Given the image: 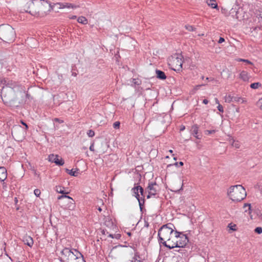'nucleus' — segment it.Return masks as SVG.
I'll return each mask as SVG.
<instances>
[{
  "instance_id": "nucleus-49",
  "label": "nucleus",
  "mask_w": 262,
  "mask_h": 262,
  "mask_svg": "<svg viewBox=\"0 0 262 262\" xmlns=\"http://www.w3.org/2000/svg\"><path fill=\"white\" fill-rule=\"evenodd\" d=\"M232 145L237 148L239 147V145L237 143H235L234 144H233Z\"/></svg>"
},
{
  "instance_id": "nucleus-14",
  "label": "nucleus",
  "mask_w": 262,
  "mask_h": 262,
  "mask_svg": "<svg viewBox=\"0 0 262 262\" xmlns=\"http://www.w3.org/2000/svg\"><path fill=\"white\" fill-rule=\"evenodd\" d=\"M55 5L59 6V8H60V9H63L64 8L75 9V8L79 7V6L73 5L72 4L68 3H57Z\"/></svg>"
},
{
  "instance_id": "nucleus-18",
  "label": "nucleus",
  "mask_w": 262,
  "mask_h": 262,
  "mask_svg": "<svg viewBox=\"0 0 262 262\" xmlns=\"http://www.w3.org/2000/svg\"><path fill=\"white\" fill-rule=\"evenodd\" d=\"M156 73L157 75V78L161 80H165L166 78V76L165 73L160 70H156Z\"/></svg>"
},
{
  "instance_id": "nucleus-17",
  "label": "nucleus",
  "mask_w": 262,
  "mask_h": 262,
  "mask_svg": "<svg viewBox=\"0 0 262 262\" xmlns=\"http://www.w3.org/2000/svg\"><path fill=\"white\" fill-rule=\"evenodd\" d=\"M7 177V170L4 167H0V181H4Z\"/></svg>"
},
{
  "instance_id": "nucleus-33",
  "label": "nucleus",
  "mask_w": 262,
  "mask_h": 262,
  "mask_svg": "<svg viewBox=\"0 0 262 262\" xmlns=\"http://www.w3.org/2000/svg\"><path fill=\"white\" fill-rule=\"evenodd\" d=\"M120 125V123L119 121H116L113 123V127L115 129H118L119 128Z\"/></svg>"
},
{
  "instance_id": "nucleus-20",
  "label": "nucleus",
  "mask_w": 262,
  "mask_h": 262,
  "mask_svg": "<svg viewBox=\"0 0 262 262\" xmlns=\"http://www.w3.org/2000/svg\"><path fill=\"white\" fill-rule=\"evenodd\" d=\"M233 101L237 102H240L241 103H244L246 102V100L242 97H238V96H233Z\"/></svg>"
},
{
  "instance_id": "nucleus-41",
  "label": "nucleus",
  "mask_w": 262,
  "mask_h": 262,
  "mask_svg": "<svg viewBox=\"0 0 262 262\" xmlns=\"http://www.w3.org/2000/svg\"><path fill=\"white\" fill-rule=\"evenodd\" d=\"M72 202H71V203H72V205L69 206V208H70V209L73 210L74 209L75 205H74V201L73 202L72 200Z\"/></svg>"
},
{
  "instance_id": "nucleus-2",
  "label": "nucleus",
  "mask_w": 262,
  "mask_h": 262,
  "mask_svg": "<svg viewBox=\"0 0 262 262\" xmlns=\"http://www.w3.org/2000/svg\"><path fill=\"white\" fill-rule=\"evenodd\" d=\"M228 195L234 202H240L244 200L246 195L245 189L241 185L231 186L228 191Z\"/></svg>"
},
{
  "instance_id": "nucleus-34",
  "label": "nucleus",
  "mask_w": 262,
  "mask_h": 262,
  "mask_svg": "<svg viewBox=\"0 0 262 262\" xmlns=\"http://www.w3.org/2000/svg\"><path fill=\"white\" fill-rule=\"evenodd\" d=\"M255 232L258 234H261L262 233V228L260 227H256L255 230Z\"/></svg>"
},
{
  "instance_id": "nucleus-58",
  "label": "nucleus",
  "mask_w": 262,
  "mask_h": 262,
  "mask_svg": "<svg viewBox=\"0 0 262 262\" xmlns=\"http://www.w3.org/2000/svg\"><path fill=\"white\" fill-rule=\"evenodd\" d=\"M98 210H99V212H101L102 211V209L100 207H99L98 208Z\"/></svg>"
},
{
  "instance_id": "nucleus-31",
  "label": "nucleus",
  "mask_w": 262,
  "mask_h": 262,
  "mask_svg": "<svg viewBox=\"0 0 262 262\" xmlns=\"http://www.w3.org/2000/svg\"><path fill=\"white\" fill-rule=\"evenodd\" d=\"M87 135L89 137H93L95 135V132L92 129H90L87 132Z\"/></svg>"
},
{
  "instance_id": "nucleus-1",
  "label": "nucleus",
  "mask_w": 262,
  "mask_h": 262,
  "mask_svg": "<svg viewBox=\"0 0 262 262\" xmlns=\"http://www.w3.org/2000/svg\"><path fill=\"white\" fill-rule=\"evenodd\" d=\"M52 9L50 3L46 0H32L28 2L23 10L36 17H43Z\"/></svg>"
},
{
  "instance_id": "nucleus-60",
  "label": "nucleus",
  "mask_w": 262,
  "mask_h": 262,
  "mask_svg": "<svg viewBox=\"0 0 262 262\" xmlns=\"http://www.w3.org/2000/svg\"><path fill=\"white\" fill-rule=\"evenodd\" d=\"M184 129H185V126H183V127L181 128V130H183Z\"/></svg>"
},
{
  "instance_id": "nucleus-23",
  "label": "nucleus",
  "mask_w": 262,
  "mask_h": 262,
  "mask_svg": "<svg viewBox=\"0 0 262 262\" xmlns=\"http://www.w3.org/2000/svg\"><path fill=\"white\" fill-rule=\"evenodd\" d=\"M76 253L77 254V256H78L79 257L76 259V261H75V262H85L83 256L81 253Z\"/></svg>"
},
{
  "instance_id": "nucleus-12",
  "label": "nucleus",
  "mask_w": 262,
  "mask_h": 262,
  "mask_svg": "<svg viewBox=\"0 0 262 262\" xmlns=\"http://www.w3.org/2000/svg\"><path fill=\"white\" fill-rule=\"evenodd\" d=\"M176 238H174V236L172 238H170L169 241L167 242H163L162 244L166 247L169 249H173L174 248H178V242H176Z\"/></svg>"
},
{
  "instance_id": "nucleus-3",
  "label": "nucleus",
  "mask_w": 262,
  "mask_h": 262,
  "mask_svg": "<svg viewBox=\"0 0 262 262\" xmlns=\"http://www.w3.org/2000/svg\"><path fill=\"white\" fill-rule=\"evenodd\" d=\"M173 228H174L173 224L169 223L163 225L158 231L159 242L162 244L163 242L169 241L170 238H172L174 236L175 231Z\"/></svg>"
},
{
  "instance_id": "nucleus-13",
  "label": "nucleus",
  "mask_w": 262,
  "mask_h": 262,
  "mask_svg": "<svg viewBox=\"0 0 262 262\" xmlns=\"http://www.w3.org/2000/svg\"><path fill=\"white\" fill-rule=\"evenodd\" d=\"M64 187H62L61 186H56V191L60 193L63 194V195H59L58 196L57 199L58 200H60L63 198H68L69 199H71L74 202V200L72 198H71L70 196L67 195L66 194L69 193V192H64L63 190Z\"/></svg>"
},
{
  "instance_id": "nucleus-27",
  "label": "nucleus",
  "mask_w": 262,
  "mask_h": 262,
  "mask_svg": "<svg viewBox=\"0 0 262 262\" xmlns=\"http://www.w3.org/2000/svg\"><path fill=\"white\" fill-rule=\"evenodd\" d=\"M79 171L78 169H76V170H74L73 169L70 170V172H69V174L71 176L77 177L78 176V173Z\"/></svg>"
},
{
  "instance_id": "nucleus-26",
  "label": "nucleus",
  "mask_w": 262,
  "mask_h": 262,
  "mask_svg": "<svg viewBox=\"0 0 262 262\" xmlns=\"http://www.w3.org/2000/svg\"><path fill=\"white\" fill-rule=\"evenodd\" d=\"M233 96H231V95H226L225 98V101L227 103H230L233 101Z\"/></svg>"
},
{
  "instance_id": "nucleus-4",
  "label": "nucleus",
  "mask_w": 262,
  "mask_h": 262,
  "mask_svg": "<svg viewBox=\"0 0 262 262\" xmlns=\"http://www.w3.org/2000/svg\"><path fill=\"white\" fill-rule=\"evenodd\" d=\"M15 36V32L11 26L8 24L0 25V39L4 42H12L14 40Z\"/></svg>"
},
{
  "instance_id": "nucleus-50",
  "label": "nucleus",
  "mask_w": 262,
  "mask_h": 262,
  "mask_svg": "<svg viewBox=\"0 0 262 262\" xmlns=\"http://www.w3.org/2000/svg\"><path fill=\"white\" fill-rule=\"evenodd\" d=\"M203 103L205 104H207L208 103V101L207 99H204Z\"/></svg>"
},
{
  "instance_id": "nucleus-5",
  "label": "nucleus",
  "mask_w": 262,
  "mask_h": 262,
  "mask_svg": "<svg viewBox=\"0 0 262 262\" xmlns=\"http://www.w3.org/2000/svg\"><path fill=\"white\" fill-rule=\"evenodd\" d=\"M74 249H70L68 248H64L61 252L59 259L61 262H71V259L74 257Z\"/></svg>"
},
{
  "instance_id": "nucleus-11",
  "label": "nucleus",
  "mask_w": 262,
  "mask_h": 262,
  "mask_svg": "<svg viewBox=\"0 0 262 262\" xmlns=\"http://www.w3.org/2000/svg\"><path fill=\"white\" fill-rule=\"evenodd\" d=\"M49 161L52 163H55L56 165L62 166L64 164V161L62 158L59 159L58 155L53 154L50 155L48 157Z\"/></svg>"
},
{
  "instance_id": "nucleus-22",
  "label": "nucleus",
  "mask_w": 262,
  "mask_h": 262,
  "mask_svg": "<svg viewBox=\"0 0 262 262\" xmlns=\"http://www.w3.org/2000/svg\"><path fill=\"white\" fill-rule=\"evenodd\" d=\"M77 21L82 24L85 25L88 24L87 19L84 16H80L77 19Z\"/></svg>"
},
{
  "instance_id": "nucleus-43",
  "label": "nucleus",
  "mask_w": 262,
  "mask_h": 262,
  "mask_svg": "<svg viewBox=\"0 0 262 262\" xmlns=\"http://www.w3.org/2000/svg\"><path fill=\"white\" fill-rule=\"evenodd\" d=\"M94 143H92L90 147V150L92 151H94Z\"/></svg>"
},
{
  "instance_id": "nucleus-9",
  "label": "nucleus",
  "mask_w": 262,
  "mask_h": 262,
  "mask_svg": "<svg viewBox=\"0 0 262 262\" xmlns=\"http://www.w3.org/2000/svg\"><path fill=\"white\" fill-rule=\"evenodd\" d=\"M159 186L156 182H149L146 189L149 194L155 195L157 194Z\"/></svg>"
},
{
  "instance_id": "nucleus-35",
  "label": "nucleus",
  "mask_w": 262,
  "mask_h": 262,
  "mask_svg": "<svg viewBox=\"0 0 262 262\" xmlns=\"http://www.w3.org/2000/svg\"><path fill=\"white\" fill-rule=\"evenodd\" d=\"M34 193L36 196L38 197L40 195L41 192L39 189H35L34 191Z\"/></svg>"
},
{
  "instance_id": "nucleus-59",
  "label": "nucleus",
  "mask_w": 262,
  "mask_h": 262,
  "mask_svg": "<svg viewBox=\"0 0 262 262\" xmlns=\"http://www.w3.org/2000/svg\"><path fill=\"white\" fill-rule=\"evenodd\" d=\"M169 152L170 153H171V154H172V153L173 152V151H172V150L170 149V150H169Z\"/></svg>"
},
{
  "instance_id": "nucleus-32",
  "label": "nucleus",
  "mask_w": 262,
  "mask_h": 262,
  "mask_svg": "<svg viewBox=\"0 0 262 262\" xmlns=\"http://www.w3.org/2000/svg\"><path fill=\"white\" fill-rule=\"evenodd\" d=\"M185 27L189 31H193L195 29L193 27L190 25H186Z\"/></svg>"
},
{
  "instance_id": "nucleus-8",
  "label": "nucleus",
  "mask_w": 262,
  "mask_h": 262,
  "mask_svg": "<svg viewBox=\"0 0 262 262\" xmlns=\"http://www.w3.org/2000/svg\"><path fill=\"white\" fill-rule=\"evenodd\" d=\"M132 190L134 193V196L138 200L140 210H142L144 204L145 199L144 198H142V197H140L138 186L133 188Z\"/></svg>"
},
{
  "instance_id": "nucleus-40",
  "label": "nucleus",
  "mask_w": 262,
  "mask_h": 262,
  "mask_svg": "<svg viewBox=\"0 0 262 262\" xmlns=\"http://www.w3.org/2000/svg\"><path fill=\"white\" fill-rule=\"evenodd\" d=\"M174 165L176 166H183L184 165V163L183 162H176Z\"/></svg>"
},
{
  "instance_id": "nucleus-24",
  "label": "nucleus",
  "mask_w": 262,
  "mask_h": 262,
  "mask_svg": "<svg viewBox=\"0 0 262 262\" xmlns=\"http://www.w3.org/2000/svg\"><path fill=\"white\" fill-rule=\"evenodd\" d=\"M73 252H74V257L73 258L71 259V262H75V261H76V259L79 257V256H77V254L76 253H81L79 251H78L76 249H74Z\"/></svg>"
},
{
  "instance_id": "nucleus-28",
  "label": "nucleus",
  "mask_w": 262,
  "mask_h": 262,
  "mask_svg": "<svg viewBox=\"0 0 262 262\" xmlns=\"http://www.w3.org/2000/svg\"><path fill=\"white\" fill-rule=\"evenodd\" d=\"M104 224L107 227H111L113 226V223L111 219H107L105 221Z\"/></svg>"
},
{
  "instance_id": "nucleus-64",
  "label": "nucleus",
  "mask_w": 262,
  "mask_h": 262,
  "mask_svg": "<svg viewBox=\"0 0 262 262\" xmlns=\"http://www.w3.org/2000/svg\"><path fill=\"white\" fill-rule=\"evenodd\" d=\"M173 159H174V160L176 161V160H177V158L176 157H174V158H173Z\"/></svg>"
},
{
  "instance_id": "nucleus-42",
  "label": "nucleus",
  "mask_w": 262,
  "mask_h": 262,
  "mask_svg": "<svg viewBox=\"0 0 262 262\" xmlns=\"http://www.w3.org/2000/svg\"><path fill=\"white\" fill-rule=\"evenodd\" d=\"M21 123H22L24 125H25V128H24V129H25V131H27V129H28V126L27 124L26 123H25L24 122H23V121H21Z\"/></svg>"
},
{
  "instance_id": "nucleus-15",
  "label": "nucleus",
  "mask_w": 262,
  "mask_h": 262,
  "mask_svg": "<svg viewBox=\"0 0 262 262\" xmlns=\"http://www.w3.org/2000/svg\"><path fill=\"white\" fill-rule=\"evenodd\" d=\"M22 240L25 244L28 245L30 247H32L34 244V241L32 237L28 235H24Z\"/></svg>"
},
{
  "instance_id": "nucleus-53",
  "label": "nucleus",
  "mask_w": 262,
  "mask_h": 262,
  "mask_svg": "<svg viewBox=\"0 0 262 262\" xmlns=\"http://www.w3.org/2000/svg\"><path fill=\"white\" fill-rule=\"evenodd\" d=\"M66 171L67 173H68L69 174V172H70V170L68 169V168H66Z\"/></svg>"
},
{
  "instance_id": "nucleus-62",
  "label": "nucleus",
  "mask_w": 262,
  "mask_h": 262,
  "mask_svg": "<svg viewBox=\"0 0 262 262\" xmlns=\"http://www.w3.org/2000/svg\"><path fill=\"white\" fill-rule=\"evenodd\" d=\"M231 229L232 230H235V229L233 228V227H232V228H231Z\"/></svg>"
},
{
  "instance_id": "nucleus-56",
  "label": "nucleus",
  "mask_w": 262,
  "mask_h": 262,
  "mask_svg": "<svg viewBox=\"0 0 262 262\" xmlns=\"http://www.w3.org/2000/svg\"><path fill=\"white\" fill-rule=\"evenodd\" d=\"M101 233H102V234L105 235V231L104 229H103L101 231Z\"/></svg>"
},
{
  "instance_id": "nucleus-55",
  "label": "nucleus",
  "mask_w": 262,
  "mask_h": 262,
  "mask_svg": "<svg viewBox=\"0 0 262 262\" xmlns=\"http://www.w3.org/2000/svg\"><path fill=\"white\" fill-rule=\"evenodd\" d=\"M76 18V16L73 15L70 17L71 19H74Z\"/></svg>"
},
{
  "instance_id": "nucleus-39",
  "label": "nucleus",
  "mask_w": 262,
  "mask_h": 262,
  "mask_svg": "<svg viewBox=\"0 0 262 262\" xmlns=\"http://www.w3.org/2000/svg\"><path fill=\"white\" fill-rule=\"evenodd\" d=\"M108 236L112 238H114L115 237L116 238H119L120 236L119 234H117V235H114V234H108Z\"/></svg>"
},
{
  "instance_id": "nucleus-21",
  "label": "nucleus",
  "mask_w": 262,
  "mask_h": 262,
  "mask_svg": "<svg viewBox=\"0 0 262 262\" xmlns=\"http://www.w3.org/2000/svg\"><path fill=\"white\" fill-rule=\"evenodd\" d=\"M215 0H207V4L211 6L212 8H216L217 7V4L215 3Z\"/></svg>"
},
{
  "instance_id": "nucleus-61",
  "label": "nucleus",
  "mask_w": 262,
  "mask_h": 262,
  "mask_svg": "<svg viewBox=\"0 0 262 262\" xmlns=\"http://www.w3.org/2000/svg\"><path fill=\"white\" fill-rule=\"evenodd\" d=\"M231 229L232 230H235V229L233 228V227H232V228H231Z\"/></svg>"
},
{
  "instance_id": "nucleus-10",
  "label": "nucleus",
  "mask_w": 262,
  "mask_h": 262,
  "mask_svg": "<svg viewBox=\"0 0 262 262\" xmlns=\"http://www.w3.org/2000/svg\"><path fill=\"white\" fill-rule=\"evenodd\" d=\"M172 64L175 66V68L173 69L174 71H180L182 68L183 65L181 56H177L176 58H173Z\"/></svg>"
},
{
  "instance_id": "nucleus-16",
  "label": "nucleus",
  "mask_w": 262,
  "mask_h": 262,
  "mask_svg": "<svg viewBox=\"0 0 262 262\" xmlns=\"http://www.w3.org/2000/svg\"><path fill=\"white\" fill-rule=\"evenodd\" d=\"M191 131L192 133V135L193 136H194L196 138H197L198 139H201L202 136L198 135V131H199V126L198 125H196V124L193 125L191 127Z\"/></svg>"
},
{
  "instance_id": "nucleus-6",
  "label": "nucleus",
  "mask_w": 262,
  "mask_h": 262,
  "mask_svg": "<svg viewBox=\"0 0 262 262\" xmlns=\"http://www.w3.org/2000/svg\"><path fill=\"white\" fill-rule=\"evenodd\" d=\"M174 238H176V242H178V248L184 247L189 241L186 235L177 230H175Z\"/></svg>"
},
{
  "instance_id": "nucleus-38",
  "label": "nucleus",
  "mask_w": 262,
  "mask_h": 262,
  "mask_svg": "<svg viewBox=\"0 0 262 262\" xmlns=\"http://www.w3.org/2000/svg\"><path fill=\"white\" fill-rule=\"evenodd\" d=\"M257 16L259 21L262 22V11H259Z\"/></svg>"
},
{
  "instance_id": "nucleus-19",
  "label": "nucleus",
  "mask_w": 262,
  "mask_h": 262,
  "mask_svg": "<svg viewBox=\"0 0 262 262\" xmlns=\"http://www.w3.org/2000/svg\"><path fill=\"white\" fill-rule=\"evenodd\" d=\"M239 77L244 81H247L250 78V76L247 71H242L239 74Z\"/></svg>"
},
{
  "instance_id": "nucleus-36",
  "label": "nucleus",
  "mask_w": 262,
  "mask_h": 262,
  "mask_svg": "<svg viewBox=\"0 0 262 262\" xmlns=\"http://www.w3.org/2000/svg\"><path fill=\"white\" fill-rule=\"evenodd\" d=\"M246 207H248L249 213L250 214L251 212V207L250 204H245L244 207L245 208Z\"/></svg>"
},
{
  "instance_id": "nucleus-47",
  "label": "nucleus",
  "mask_w": 262,
  "mask_h": 262,
  "mask_svg": "<svg viewBox=\"0 0 262 262\" xmlns=\"http://www.w3.org/2000/svg\"><path fill=\"white\" fill-rule=\"evenodd\" d=\"M245 61H244L245 63H246L247 64H253L252 62H251L250 60H248V59H245Z\"/></svg>"
},
{
  "instance_id": "nucleus-57",
  "label": "nucleus",
  "mask_w": 262,
  "mask_h": 262,
  "mask_svg": "<svg viewBox=\"0 0 262 262\" xmlns=\"http://www.w3.org/2000/svg\"><path fill=\"white\" fill-rule=\"evenodd\" d=\"M152 195L151 194H149V193H148V194L147 195V199H149L150 198V196Z\"/></svg>"
},
{
  "instance_id": "nucleus-52",
  "label": "nucleus",
  "mask_w": 262,
  "mask_h": 262,
  "mask_svg": "<svg viewBox=\"0 0 262 262\" xmlns=\"http://www.w3.org/2000/svg\"><path fill=\"white\" fill-rule=\"evenodd\" d=\"M215 103H216V104H220V103H219V100L217 99V98H215Z\"/></svg>"
},
{
  "instance_id": "nucleus-63",
  "label": "nucleus",
  "mask_w": 262,
  "mask_h": 262,
  "mask_svg": "<svg viewBox=\"0 0 262 262\" xmlns=\"http://www.w3.org/2000/svg\"><path fill=\"white\" fill-rule=\"evenodd\" d=\"M134 262H142V261H141L140 260H137V261H135Z\"/></svg>"
},
{
  "instance_id": "nucleus-30",
  "label": "nucleus",
  "mask_w": 262,
  "mask_h": 262,
  "mask_svg": "<svg viewBox=\"0 0 262 262\" xmlns=\"http://www.w3.org/2000/svg\"><path fill=\"white\" fill-rule=\"evenodd\" d=\"M138 191L139 190V192L141 194V195H142V198H144V189L143 188L140 186H138Z\"/></svg>"
},
{
  "instance_id": "nucleus-54",
  "label": "nucleus",
  "mask_w": 262,
  "mask_h": 262,
  "mask_svg": "<svg viewBox=\"0 0 262 262\" xmlns=\"http://www.w3.org/2000/svg\"><path fill=\"white\" fill-rule=\"evenodd\" d=\"M66 171L67 173H68L69 174V172H70V170L68 169V168H66Z\"/></svg>"
},
{
  "instance_id": "nucleus-7",
  "label": "nucleus",
  "mask_w": 262,
  "mask_h": 262,
  "mask_svg": "<svg viewBox=\"0 0 262 262\" xmlns=\"http://www.w3.org/2000/svg\"><path fill=\"white\" fill-rule=\"evenodd\" d=\"M26 131L20 125H15L12 129V135L15 140H21L25 137Z\"/></svg>"
},
{
  "instance_id": "nucleus-45",
  "label": "nucleus",
  "mask_w": 262,
  "mask_h": 262,
  "mask_svg": "<svg viewBox=\"0 0 262 262\" xmlns=\"http://www.w3.org/2000/svg\"><path fill=\"white\" fill-rule=\"evenodd\" d=\"M206 133H207V134H211L212 133H215V130H207L206 131Z\"/></svg>"
},
{
  "instance_id": "nucleus-25",
  "label": "nucleus",
  "mask_w": 262,
  "mask_h": 262,
  "mask_svg": "<svg viewBox=\"0 0 262 262\" xmlns=\"http://www.w3.org/2000/svg\"><path fill=\"white\" fill-rule=\"evenodd\" d=\"M73 252H74V257L73 258L71 259V262H75V261H76V259L79 257V256H77V254L76 253H81L79 251H78L76 249H74Z\"/></svg>"
},
{
  "instance_id": "nucleus-46",
  "label": "nucleus",
  "mask_w": 262,
  "mask_h": 262,
  "mask_svg": "<svg viewBox=\"0 0 262 262\" xmlns=\"http://www.w3.org/2000/svg\"><path fill=\"white\" fill-rule=\"evenodd\" d=\"M204 85V84H200V85H197L195 86V87L194 88V90H198L200 89V87H201L202 86H203Z\"/></svg>"
},
{
  "instance_id": "nucleus-29",
  "label": "nucleus",
  "mask_w": 262,
  "mask_h": 262,
  "mask_svg": "<svg viewBox=\"0 0 262 262\" xmlns=\"http://www.w3.org/2000/svg\"><path fill=\"white\" fill-rule=\"evenodd\" d=\"M261 84L259 82H255L251 83L250 85V87L253 89H256Z\"/></svg>"
},
{
  "instance_id": "nucleus-44",
  "label": "nucleus",
  "mask_w": 262,
  "mask_h": 262,
  "mask_svg": "<svg viewBox=\"0 0 262 262\" xmlns=\"http://www.w3.org/2000/svg\"><path fill=\"white\" fill-rule=\"evenodd\" d=\"M225 41V39L223 37H220L219 40H218V43H222Z\"/></svg>"
},
{
  "instance_id": "nucleus-37",
  "label": "nucleus",
  "mask_w": 262,
  "mask_h": 262,
  "mask_svg": "<svg viewBox=\"0 0 262 262\" xmlns=\"http://www.w3.org/2000/svg\"><path fill=\"white\" fill-rule=\"evenodd\" d=\"M217 110H218L220 112H222V113H223V112H224L223 107V106H222L221 104H218V106H217Z\"/></svg>"
},
{
  "instance_id": "nucleus-48",
  "label": "nucleus",
  "mask_w": 262,
  "mask_h": 262,
  "mask_svg": "<svg viewBox=\"0 0 262 262\" xmlns=\"http://www.w3.org/2000/svg\"><path fill=\"white\" fill-rule=\"evenodd\" d=\"M55 121H56V122H58L59 123H61V122H63V121L62 120H61L59 118H55Z\"/></svg>"
},
{
  "instance_id": "nucleus-51",
  "label": "nucleus",
  "mask_w": 262,
  "mask_h": 262,
  "mask_svg": "<svg viewBox=\"0 0 262 262\" xmlns=\"http://www.w3.org/2000/svg\"><path fill=\"white\" fill-rule=\"evenodd\" d=\"M236 60L237 61H242V62L245 61V59H242V58H238V59H236Z\"/></svg>"
}]
</instances>
